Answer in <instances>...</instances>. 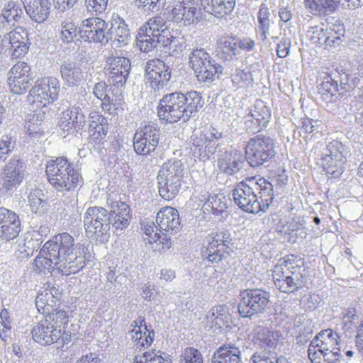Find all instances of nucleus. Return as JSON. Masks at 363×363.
Segmentation results:
<instances>
[{
	"mask_svg": "<svg viewBox=\"0 0 363 363\" xmlns=\"http://www.w3.org/2000/svg\"><path fill=\"white\" fill-rule=\"evenodd\" d=\"M240 296L238 311L245 318L264 312L269 301V294L258 289L245 290L240 293Z\"/></svg>",
	"mask_w": 363,
	"mask_h": 363,
	"instance_id": "f8f14e48",
	"label": "nucleus"
},
{
	"mask_svg": "<svg viewBox=\"0 0 363 363\" xmlns=\"http://www.w3.org/2000/svg\"><path fill=\"white\" fill-rule=\"evenodd\" d=\"M33 79L30 65L25 62H18L7 73V86L14 94H23L26 92Z\"/></svg>",
	"mask_w": 363,
	"mask_h": 363,
	"instance_id": "f3484780",
	"label": "nucleus"
},
{
	"mask_svg": "<svg viewBox=\"0 0 363 363\" xmlns=\"http://www.w3.org/2000/svg\"><path fill=\"white\" fill-rule=\"evenodd\" d=\"M180 363H203L201 352L193 347L186 348L180 357Z\"/></svg>",
	"mask_w": 363,
	"mask_h": 363,
	"instance_id": "bf43d9fd",
	"label": "nucleus"
},
{
	"mask_svg": "<svg viewBox=\"0 0 363 363\" xmlns=\"http://www.w3.org/2000/svg\"><path fill=\"white\" fill-rule=\"evenodd\" d=\"M45 319L48 320L51 324H54L55 327L64 330L65 325L69 321V311L56 308L47 313Z\"/></svg>",
	"mask_w": 363,
	"mask_h": 363,
	"instance_id": "603ef678",
	"label": "nucleus"
},
{
	"mask_svg": "<svg viewBox=\"0 0 363 363\" xmlns=\"http://www.w3.org/2000/svg\"><path fill=\"white\" fill-rule=\"evenodd\" d=\"M253 118H255L262 126L267 127L272 114L270 108L262 100H257L251 108L250 112Z\"/></svg>",
	"mask_w": 363,
	"mask_h": 363,
	"instance_id": "de8ad7c7",
	"label": "nucleus"
},
{
	"mask_svg": "<svg viewBox=\"0 0 363 363\" xmlns=\"http://www.w3.org/2000/svg\"><path fill=\"white\" fill-rule=\"evenodd\" d=\"M16 146V140L9 135H4L0 138V157L11 152Z\"/></svg>",
	"mask_w": 363,
	"mask_h": 363,
	"instance_id": "680f3d73",
	"label": "nucleus"
},
{
	"mask_svg": "<svg viewBox=\"0 0 363 363\" xmlns=\"http://www.w3.org/2000/svg\"><path fill=\"white\" fill-rule=\"evenodd\" d=\"M74 239L67 233L55 235L46 242L43 247V252L57 257L59 259L72 255L74 250Z\"/></svg>",
	"mask_w": 363,
	"mask_h": 363,
	"instance_id": "412c9836",
	"label": "nucleus"
},
{
	"mask_svg": "<svg viewBox=\"0 0 363 363\" xmlns=\"http://www.w3.org/2000/svg\"><path fill=\"white\" fill-rule=\"evenodd\" d=\"M130 39V31L124 20L118 16L113 18L111 22L110 28L107 27L105 43L113 40L126 45Z\"/></svg>",
	"mask_w": 363,
	"mask_h": 363,
	"instance_id": "2f4dec72",
	"label": "nucleus"
},
{
	"mask_svg": "<svg viewBox=\"0 0 363 363\" xmlns=\"http://www.w3.org/2000/svg\"><path fill=\"white\" fill-rule=\"evenodd\" d=\"M101 107L104 111L108 112L111 115H118L123 110L121 100L116 98L111 99L110 96L108 100L101 103Z\"/></svg>",
	"mask_w": 363,
	"mask_h": 363,
	"instance_id": "052dcab7",
	"label": "nucleus"
},
{
	"mask_svg": "<svg viewBox=\"0 0 363 363\" xmlns=\"http://www.w3.org/2000/svg\"><path fill=\"white\" fill-rule=\"evenodd\" d=\"M251 336L256 345L267 349L275 347L281 335L279 331H271L267 328L257 326L254 328Z\"/></svg>",
	"mask_w": 363,
	"mask_h": 363,
	"instance_id": "473e14b6",
	"label": "nucleus"
},
{
	"mask_svg": "<svg viewBox=\"0 0 363 363\" xmlns=\"http://www.w3.org/2000/svg\"><path fill=\"white\" fill-rule=\"evenodd\" d=\"M357 77H352L346 73H338L333 77L331 75L324 77L319 88L321 98L326 102L336 101L340 96L352 90L359 84Z\"/></svg>",
	"mask_w": 363,
	"mask_h": 363,
	"instance_id": "0eeeda50",
	"label": "nucleus"
},
{
	"mask_svg": "<svg viewBox=\"0 0 363 363\" xmlns=\"http://www.w3.org/2000/svg\"><path fill=\"white\" fill-rule=\"evenodd\" d=\"M172 7V19L184 25L194 23L200 17L197 4L194 0H174Z\"/></svg>",
	"mask_w": 363,
	"mask_h": 363,
	"instance_id": "393cba45",
	"label": "nucleus"
},
{
	"mask_svg": "<svg viewBox=\"0 0 363 363\" xmlns=\"http://www.w3.org/2000/svg\"><path fill=\"white\" fill-rule=\"evenodd\" d=\"M274 141L269 136L257 135L249 140L245 147L246 159L252 167H257L275 155Z\"/></svg>",
	"mask_w": 363,
	"mask_h": 363,
	"instance_id": "9b49d317",
	"label": "nucleus"
},
{
	"mask_svg": "<svg viewBox=\"0 0 363 363\" xmlns=\"http://www.w3.org/2000/svg\"><path fill=\"white\" fill-rule=\"evenodd\" d=\"M244 158L236 152H225L218 159L217 166L219 170L228 175L238 173L243 167Z\"/></svg>",
	"mask_w": 363,
	"mask_h": 363,
	"instance_id": "7c9ffc66",
	"label": "nucleus"
},
{
	"mask_svg": "<svg viewBox=\"0 0 363 363\" xmlns=\"http://www.w3.org/2000/svg\"><path fill=\"white\" fill-rule=\"evenodd\" d=\"M21 230L18 216L7 208H0V239L5 241L13 240Z\"/></svg>",
	"mask_w": 363,
	"mask_h": 363,
	"instance_id": "a878e982",
	"label": "nucleus"
},
{
	"mask_svg": "<svg viewBox=\"0 0 363 363\" xmlns=\"http://www.w3.org/2000/svg\"><path fill=\"white\" fill-rule=\"evenodd\" d=\"M162 356L161 351L146 352L141 356L135 357L134 363H171V360L166 356Z\"/></svg>",
	"mask_w": 363,
	"mask_h": 363,
	"instance_id": "6e6d98bb",
	"label": "nucleus"
},
{
	"mask_svg": "<svg viewBox=\"0 0 363 363\" xmlns=\"http://www.w3.org/2000/svg\"><path fill=\"white\" fill-rule=\"evenodd\" d=\"M108 203L111 207V215L113 217V227L117 230L126 228L131 218L129 206L125 202L113 201L111 197L108 198Z\"/></svg>",
	"mask_w": 363,
	"mask_h": 363,
	"instance_id": "c85d7f7f",
	"label": "nucleus"
},
{
	"mask_svg": "<svg viewBox=\"0 0 363 363\" xmlns=\"http://www.w3.org/2000/svg\"><path fill=\"white\" fill-rule=\"evenodd\" d=\"M85 264V257L82 255H77L73 254L72 256L62 258L57 262V270L62 272V274L69 275L75 274L81 270Z\"/></svg>",
	"mask_w": 363,
	"mask_h": 363,
	"instance_id": "ea45409f",
	"label": "nucleus"
},
{
	"mask_svg": "<svg viewBox=\"0 0 363 363\" xmlns=\"http://www.w3.org/2000/svg\"><path fill=\"white\" fill-rule=\"evenodd\" d=\"M184 164L180 160H169L160 167L157 177L160 195L167 201L179 193L184 175Z\"/></svg>",
	"mask_w": 363,
	"mask_h": 363,
	"instance_id": "423d86ee",
	"label": "nucleus"
},
{
	"mask_svg": "<svg viewBox=\"0 0 363 363\" xmlns=\"http://www.w3.org/2000/svg\"><path fill=\"white\" fill-rule=\"evenodd\" d=\"M347 147L339 140H333L326 146L324 156L334 157L340 162V159H345L348 155Z\"/></svg>",
	"mask_w": 363,
	"mask_h": 363,
	"instance_id": "3c124183",
	"label": "nucleus"
},
{
	"mask_svg": "<svg viewBox=\"0 0 363 363\" xmlns=\"http://www.w3.org/2000/svg\"><path fill=\"white\" fill-rule=\"evenodd\" d=\"M109 129L107 119L97 112L89 114V131L91 140L101 143L106 138Z\"/></svg>",
	"mask_w": 363,
	"mask_h": 363,
	"instance_id": "72a5a7b5",
	"label": "nucleus"
},
{
	"mask_svg": "<svg viewBox=\"0 0 363 363\" xmlns=\"http://www.w3.org/2000/svg\"><path fill=\"white\" fill-rule=\"evenodd\" d=\"M240 351L234 344H225L214 353L213 363H240Z\"/></svg>",
	"mask_w": 363,
	"mask_h": 363,
	"instance_id": "58836bf2",
	"label": "nucleus"
},
{
	"mask_svg": "<svg viewBox=\"0 0 363 363\" xmlns=\"http://www.w3.org/2000/svg\"><path fill=\"white\" fill-rule=\"evenodd\" d=\"M232 82L236 86L242 87L251 79L250 74L242 69H236L231 76Z\"/></svg>",
	"mask_w": 363,
	"mask_h": 363,
	"instance_id": "69168bd1",
	"label": "nucleus"
},
{
	"mask_svg": "<svg viewBox=\"0 0 363 363\" xmlns=\"http://www.w3.org/2000/svg\"><path fill=\"white\" fill-rule=\"evenodd\" d=\"M217 49L223 61H232L240 54L238 38L232 35H223L217 40Z\"/></svg>",
	"mask_w": 363,
	"mask_h": 363,
	"instance_id": "e433bc0d",
	"label": "nucleus"
},
{
	"mask_svg": "<svg viewBox=\"0 0 363 363\" xmlns=\"http://www.w3.org/2000/svg\"><path fill=\"white\" fill-rule=\"evenodd\" d=\"M136 5L145 11H150L155 9L158 5H163L164 0H135Z\"/></svg>",
	"mask_w": 363,
	"mask_h": 363,
	"instance_id": "338daca9",
	"label": "nucleus"
},
{
	"mask_svg": "<svg viewBox=\"0 0 363 363\" xmlns=\"http://www.w3.org/2000/svg\"><path fill=\"white\" fill-rule=\"evenodd\" d=\"M109 219L108 211L103 207L87 208L84 217V225L87 235L100 242H107L110 230Z\"/></svg>",
	"mask_w": 363,
	"mask_h": 363,
	"instance_id": "6e6552de",
	"label": "nucleus"
},
{
	"mask_svg": "<svg viewBox=\"0 0 363 363\" xmlns=\"http://www.w3.org/2000/svg\"><path fill=\"white\" fill-rule=\"evenodd\" d=\"M306 9L313 15L321 16L333 12L337 0H303Z\"/></svg>",
	"mask_w": 363,
	"mask_h": 363,
	"instance_id": "79ce46f5",
	"label": "nucleus"
},
{
	"mask_svg": "<svg viewBox=\"0 0 363 363\" xmlns=\"http://www.w3.org/2000/svg\"><path fill=\"white\" fill-rule=\"evenodd\" d=\"M145 32L146 35H153V37L160 38V35L164 36V35L168 34V28L166 25L165 20L161 16H155L150 18L143 26L139 29Z\"/></svg>",
	"mask_w": 363,
	"mask_h": 363,
	"instance_id": "a18cd8bd",
	"label": "nucleus"
},
{
	"mask_svg": "<svg viewBox=\"0 0 363 363\" xmlns=\"http://www.w3.org/2000/svg\"><path fill=\"white\" fill-rule=\"evenodd\" d=\"M171 70L162 60L152 59L146 63L145 82L154 89H162L171 79Z\"/></svg>",
	"mask_w": 363,
	"mask_h": 363,
	"instance_id": "a211bd4d",
	"label": "nucleus"
},
{
	"mask_svg": "<svg viewBox=\"0 0 363 363\" xmlns=\"http://www.w3.org/2000/svg\"><path fill=\"white\" fill-rule=\"evenodd\" d=\"M233 200L245 212L265 211L274 199L273 186L259 177L246 178L233 190Z\"/></svg>",
	"mask_w": 363,
	"mask_h": 363,
	"instance_id": "f257e3e1",
	"label": "nucleus"
},
{
	"mask_svg": "<svg viewBox=\"0 0 363 363\" xmlns=\"http://www.w3.org/2000/svg\"><path fill=\"white\" fill-rule=\"evenodd\" d=\"M86 118L79 106H73L62 111L59 118L58 126L67 134H73L83 128Z\"/></svg>",
	"mask_w": 363,
	"mask_h": 363,
	"instance_id": "b1692460",
	"label": "nucleus"
},
{
	"mask_svg": "<svg viewBox=\"0 0 363 363\" xmlns=\"http://www.w3.org/2000/svg\"><path fill=\"white\" fill-rule=\"evenodd\" d=\"M144 233L146 236L145 240L150 244L153 243L155 239H158L157 227L152 221H147L143 224Z\"/></svg>",
	"mask_w": 363,
	"mask_h": 363,
	"instance_id": "0e129e2a",
	"label": "nucleus"
},
{
	"mask_svg": "<svg viewBox=\"0 0 363 363\" xmlns=\"http://www.w3.org/2000/svg\"><path fill=\"white\" fill-rule=\"evenodd\" d=\"M222 138L223 133L212 127L203 132L195 133L191 137L194 154H198L203 160L208 158L217 150L220 145L218 140Z\"/></svg>",
	"mask_w": 363,
	"mask_h": 363,
	"instance_id": "4468645a",
	"label": "nucleus"
},
{
	"mask_svg": "<svg viewBox=\"0 0 363 363\" xmlns=\"http://www.w3.org/2000/svg\"><path fill=\"white\" fill-rule=\"evenodd\" d=\"M303 260L293 255L277 264L272 272L274 285L281 292L289 294L301 287V269Z\"/></svg>",
	"mask_w": 363,
	"mask_h": 363,
	"instance_id": "39448f33",
	"label": "nucleus"
},
{
	"mask_svg": "<svg viewBox=\"0 0 363 363\" xmlns=\"http://www.w3.org/2000/svg\"><path fill=\"white\" fill-rule=\"evenodd\" d=\"M59 258L57 257H53L51 255H48L43 252V248L40 251V254L38 256L35 257L34 259V265L39 270L43 269H56L57 270V262H59Z\"/></svg>",
	"mask_w": 363,
	"mask_h": 363,
	"instance_id": "864d4df0",
	"label": "nucleus"
},
{
	"mask_svg": "<svg viewBox=\"0 0 363 363\" xmlns=\"http://www.w3.org/2000/svg\"><path fill=\"white\" fill-rule=\"evenodd\" d=\"M230 241V233L227 230H221L208 235L205 238L204 242L206 246L201 251L202 256L211 262L220 261L221 259L220 252L224 246H228Z\"/></svg>",
	"mask_w": 363,
	"mask_h": 363,
	"instance_id": "4be33fe9",
	"label": "nucleus"
},
{
	"mask_svg": "<svg viewBox=\"0 0 363 363\" xmlns=\"http://www.w3.org/2000/svg\"><path fill=\"white\" fill-rule=\"evenodd\" d=\"M48 182L57 191H71L82 182V177L74 164L65 157H56L46 164Z\"/></svg>",
	"mask_w": 363,
	"mask_h": 363,
	"instance_id": "7ed1b4c3",
	"label": "nucleus"
},
{
	"mask_svg": "<svg viewBox=\"0 0 363 363\" xmlns=\"http://www.w3.org/2000/svg\"><path fill=\"white\" fill-rule=\"evenodd\" d=\"M158 39L157 37H153L148 33L146 35L145 32L139 30L137 35V45L141 51L147 52L157 47Z\"/></svg>",
	"mask_w": 363,
	"mask_h": 363,
	"instance_id": "4d7b16f0",
	"label": "nucleus"
},
{
	"mask_svg": "<svg viewBox=\"0 0 363 363\" xmlns=\"http://www.w3.org/2000/svg\"><path fill=\"white\" fill-rule=\"evenodd\" d=\"M30 42L28 33L23 27H16L6 33L1 39V46L9 50L13 59L23 57L28 51Z\"/></svg>",
	"mask_w": 363,
	"mask_h": 363,
	"instance_id": "2eb2a0df",
	"label": "nucleus"
},
{
	"mask_svg": "<svg viewBox=\"0 0 363 363\" xmlns=\"http://www.w3.org/2000/svg\"><path fill=\"white\" fill-rule=\"evenodd\" d=\"M201 4L208 13L221 17L230 13L235 5V0H201Z\"/></svg>",
	"mask_w": 363,
	"mask_h": 363,
	"instance_id": "4c0bfd02",
	"label": "nucleus"
},
{
	"mask_svg": "<svg viewBox=\"0 0 363 363\" xmlns=\"http://www.w3.org/2000/svg\"><path fill=\"white\" fill-rule=\"evenodd\" d=\"M60 83L57 78L45 77L38 79L29 92V101L33 108L48 111V106L58 97Z\"/></svg>",
	"mask_w": 363,
	"mask_h": 363,
	"instance_id": "1a4fd4ad",
	"label": "nucleus"
},
{
	"mask_svg": "<svg viewBox=\"0 0 363 363\" xmlns=\"http://www.w3.org/2000/svg\"><path fill=\"white\" fill-rule=\"evenodd\" d=\"M340 337L328 329L319 333L311 342L308 356L312 363H336L341 357Z\"/></svg>",
	"mask_w": 363,
	"mask_h": 363,
	"instance_id": "20e7f679",
	"label": "nucleus"
},
{
	"mask_svg": "<svg viewBox=\"0 0 363 363\" xmlns=\"http://www.w3.org/2000/svg\"><path fill=\"white\" fill-rule=\"evenodd\" d=\"M33 340L40 345L47 346L57 342L60 339L63 344H67L71 339V335L62 328L55 327L46 319L39 321L32 329Z\"/></svg>",
	"mask_w": 363,
	"mask_h": 363,
	"instance_id": "ddd939ff",
	"label": "nucleus"
},
{
	"mask_svg": "<svg viewBox=\"0 0 363 363\" xmlns=\"http://www.w3.org/2000/svg\"><path fill=\"white\" fill-rule=\"evenodd\" d=\"M152 244L153 245L152 248L155 251H159L161 253H164L171 248L172 242L171 239L166 235L163 234L161 235L159 234L158 239H155Z\"/></svg>",
	"mask_w": 363,
	"mask_h": 363,
	"instance_id": "e2e57ef3",
	"label": "nucleus"
},
{
	"mask_svg": "<svg viewBox=\"0 0 363 363\" xmlns=\"http://www.w3.org/2000/svg\"><path fill=\"white\" fill-rule=\"evenodd\" d=\"M269 11L264 4H262L258 12V30L260 33V39L266 43L268 38L270 26Z\"/></svg>",
	"mask_w": 363,
	"mask_h": 363,
	"instance_id": "8fccbe9b",
	"label": "nucleus"
},
{
	"mask_svg": "<svg viewBox=\"0 0 363 363\" xmlns=\"http://www.w3.org/2000/svg\"><path fill=\"white\" fill-rule=\"evenodd\" d=\"M203 101L196 91L182 94L174 92L164 95L157 106L160 119L167 123H177L181 119L188 121L203 107Z\"/></svg>",
	"mask_w": 363,
	"mask_h": 363,
	"instance_id": "f03ea898",
	"label": "nucleus"
},
{
	"mask_svg": "<svg viewBox=\"0 0 363 363\" xmlns=\"http://www.w3.org/2000/svg\"><path fill=\"white\" fill-rule=\"evenodd\" d=\"M0 192L7 193L17 188L23 178V168L17 159H12L6 163L0 174Z\"/></svg>",
	"mask_w": 363,
	"mask_h": 363,
	"instance_id": "6ab92c4d",
	"label": "nucleus"
},
{
	"mask_svg": "<svg viewBox=\"0 0 363 363\" xmlns=\"http://www.w3.org/2000/svg\"><path fill=\"white\" fill-rule=\"evenodd\" d=\"M199 200L204 201L202 207L204 211H209L215 215L222 214L228 208V199L223 194L208 196L206 194L202 195Z\"/></svg>",
	"mask_w": 363,
	"mask_h": 363,
	"instance_id": "a19ab883",
	"label": "nucleus"
},
{
	"mask_svg": "<svg viewBox=\"0 0 363 363\" xmlns=\"http://www.w3.org/2000/svg\"><path fill=\"white\" fill-rule=\"evenodd\" d=\"M133 329L130 333V338L134 342L137 350H143L148 347L153 342L155 333L149 330L145 323L144 319L139 317L131 325Z\"/></svg>",
	"mask_w": 363,
	"mask_h": 363,
	"instance_id": "cd10ccee",
	"label": "nucleus"
},
{
	"mask_svg": "<svg viewBox=\"0 0 363 363\" xmlns=\"http://www.w3.org/2000/svg\"><path fill=\"white\" fill-rule=\"evenodd\" d=\"M33 114L30 115L28 119L26 128L27 133L30 136L38 138L43 133L41 125L43 121L45 119V115L48 111L34 107L33 108Z\"/></svg>",
	"mask_w": 363,
	"mask_h": 363,
	"instance_id": "37998d69",
	"label": "nucleus"
},
{
	"mask_svg": "<svg viewBox=\"0 0 363 363\" xmlns=\"http://www.w3.org/2000/svg\"><path fill=\"white\" fill-rule=\"evenodd\" d=\"M60 294L55 288L46 289L40 291L35 298V305L39 312L48 313L55 310L60 300Z\"/></svg>",
	"mask_w": 363,
	"mask_h": 363,
	"instance_id": "c9c22d12",
	"label": "nucleus"
},
{
	"mask_svg": "<svg viewBox=\"0 0 363 363\" xmlns=\"http://www.w3.org/2000/svg\"><path fill=\"white\" fill-rule=\"evenodd\" d=\"M345 159H340V163L337 159L323 156L321 159V164L325 172L333 177H339L344 170Z\"/></svg>",
	"mask_w": 363,
	"mask_h": 363,
	"instance_id": "09e8293b",
	"label": "nucleus"
},
{
	"mask_svg": "<svg viewBox=\"0 0 363 363\" xmlns=\"http://www.w3.org/2000/svg\"><path fill=\"white\" fill-rule=\"evenodd\" d=\"M21 1L26 13L33 21L43 23L48 18L51 5L50 0H23Z\"/></svg>",
	"mask_w": 363,
	"mask_h": 363,
	"instance_id": "c756f323",
	"label": "nucleus"
},
{
	"mask_svg": "<svg viewBox=\"0 0 363 363\" xmlns=\"http://www.w3.org/2000/svg\"><path fill=\"white\" fill-rule=\"evenodd\" d=\"M230 322L229 308L225 305L213 306L206 315V327L212 330V333H218L227 328Z\"/></svg>",
	"mask_w": 363,
	"mask_h": 363,
	"instance_id": "bb28decb",
	"label": "nucleus"
},
{
	"mask_svg": "<svg viewBox=\"0 0 363 363\" xmlns=\"http://www.w3.org/2000/svg\"><path fill=\"white\" fill-rule=\"evenodd\" d=\"M44 194L39 189H33L28 195V199L33 213L41 214L43 213L46 202L43 199Z\"/></svg>",
	"mask_w": 363,
	"mask_h": 363,
	"instance_id": "5fc2aeb1",
	"label": "nucleus"
},
{
	"mask_svg": "<svg viewBox=\"0 0 363 363\" xmlns=\"http://www.w3.org/2000/svg\"><path fill=\"white\" fill-rule=\"evenodd\" d=\"M107 89L108 86L105 82H99L95 84L93 93L97 99L101 101L102 103L108 99L109 96L107 93Z\"/></svg>",
	"mask_w": 363,
	"mask_h": 363,
	"instance_id": "774afa93",
	"label": "nucleus"
},
{
	"mask_svg": "<svg viewBox=\"0 0 363 363\" xmlns=\"http://www.w3.org/2000/svg\"><path fill=\"white\" fill-rule=\"evenodd\" d=\"M106 74L108 81L118 86L126 82L130 69V60L124 57L109 56L106 60Z\"/></svg>",
	"mask_w": 363,
	"mask_h": 363,
	"instance_id": "aec40b11",
	"label": "nucleus"
},
{
	"mask_svg": "<svg viewBox=\"0 0 363 363\" xmlns=\"http://www.w3.org/2000/svg\"><path fill=\"white\" fill-rule=\"evenodd\" d=\"M77 35V27L71 21H64L60 25V38L66 43L74 40Z\"/></svg>",
	"mask_w": 363,
	"mask_h": 363,
	"instance_id": "13d9d810",
	"label": "nucleus"
},
{
	"mask_svg": "<svg viewBox=\"0 0 363 363\" xmlns=\"http://www.w3.org/2000/svg\"><path fill=\"white\" fill-rule=\"evenodd\" d=\"M157 223L160 228L165 231H177L180 225L178 211L172 207H164L157 215Z\"/></svg>",
	"mask_w": 363,
	"mask_h": 363,
	"instance_id": "f704fd0d",
	"label": "nucleus"
},
{
	"mask_svg": "<svg viewBox=\"0 0 363 363\" xmlns=\"http://www.w3.org/2000/svg\"><path fill=\"white\" fill-rule=\"evenodd\" d=\"M189 64L203 82H211L223 72V67L203 48L193 50L189 55Z\"/></svg>",
	"mask_w": 363,
	"mask_h": 363,
	"instance_id": "9d476101",
	"label": "nucleus"
},
{
	"mask_svg": "<svg viewBox=\"0 0 363 363\" xmlns=\"http://www.w3.org/2000/svg\"><path fill=\"white\" fill-rule=\"evenodd\" d=\"M160 130L154 123L142 125L133 138L134 150L138 155H147L154 152L159 143Z\"/></svg>",
	"mask_w": 363,
	"mask_h": 363,
	"instance_id": "dca6fc26",
	"label": "nucleus"
},
{
	"mask_svg": "<svg viewBox=\"0 0 363 363\" xmlns=\"http://www.w3.org/2000/svg\"><path fill=\"white\" fill-rule=\"evenodd\" d=\"M23 10L20 4L13 1L7 2L3 8L1 17L8 23L15 26L22 16Z\"/></svg>",
	"mask_w": 363,
	"mask_h": 363,
	"instance_id": "49530a36",
	"label": "nucleus"
},
{
	"mask_svg": "<svg viewBox=\"0 0 363 363\" xmlns=\"http://www.w3.org/2000/svg\"><path fill=\"white\" fill-rule=\"evenodd\" d=\"M108 23L100 18L84 20L79 28L80 37L85 41L105 43Z\"/></svg>",
	"mask_w": 363,
	"mask_h": 363,
	"instance_id": "5701e85b",
	"label": "nucleus"
},
{
	"mask_svg": "<svg viewBox=\"0 0 363 363\" xmlns=\"http://www.w3.org/2000/svg\"><path fill=\"white\" fill-rule=\"evenodd\" d=\"M62 79L69 85H76L83 79L81 69L75 62L67 61L60 66Z\"/></svg>",
	"mask_w": 363,
	"mask_h": 363,
	"instance_id": "c03bdc74",
	"label": "nucleus"
}]
</instances>
